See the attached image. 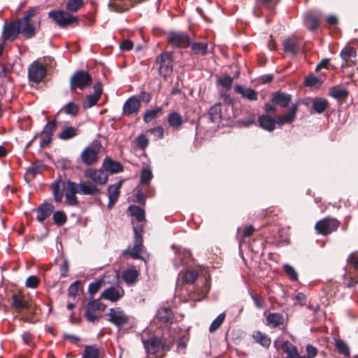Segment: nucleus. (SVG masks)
<instances>
[{"label": "nucleus", "instance_id": "obj_15", "mask_svg": "<svg viewBox=\"0 0 358 358\" xmlns=\"http://www.w3.org/2000/svg\"><path fill=\"white\" fill-rule=\"evenodd\" d=\"M20 33V26L18 20L9 24H5L3 27V37L6 40H14Z\"/></svg>", "mask_w": 358, "mask_h": 358}, {"label": "nucleus", "instance_id": "obj_5", "mask_svg": "<svg viewBox=\"0 0 358 358\" xmlns=\"http://www.w3.org/2000/svg\"><path fill=\"white\" fill-rule=\"evenodd\" d=\"M142 231V227L134 226V244L127 250L130 256L134 259L141 258V254L143 251Z\"/></svg>", "mask_w": 358, "mask_h": 358}, {"label": "nucleus", "instance_id": "obj_20", "mask_svg": "<svg viewBox=\"0 0 358 358\" xmlns=\"http://www.w3.org/2000/svg\"><path fill=\"white\" fill-rule=\"evenodd\" d=\"M102 167L106 171L111 173H117L123 171L122 164L109 157H106L103 162Z\"/></svg>", "mask_w": 358, "mask_h": 358}, {"label": "nucleus", "instance_id": "obj_36", "mask_svg": "<svg viewBox=\"0 0 358 358\" xmlns=\"http://www.w3.org/2000/svg\"><path fill=\"white\" fill-rule=\"evenodd\" d=\"M131 216L134 217L136 221L142 222L145 220V210L143 208L136 206H131L128 208Z\"/></svg>", "mask_w": 358, "mask_h": 358}, {"label": "nucleus", "instance_id": "obj_61", "mask_svg": "<svg viewBox=\"0 0 358 358\" xmlns=\"http://www.w3.org/2000/svg\"><path fill=\"white\" fill-rule=\"evenodd\" d=\"M320 83V80L315 76H310L306 78L305 84L307 86L313 87Z\"/></svg>", "mask_w": 358, "mask_h": 358}, {"label": "nucleus", "instance_id": "obj_47", "mask_svg": "<svg viewBox=\"0 0 358 358\" xmlns=\"http://www.w3.org/2000/svg\"><path fill=\"white\" fill-rule=\"evenodd\" d=\"M225 316H226L225 313H222L213 320V322L211 323L210 328H209L210 332H211V333L215 332L216 330H217L220 328V327L224 322Z\"/></svg>", "mask_w": 358, "mask_h": 358}, {"label": "nucleus", "instance_id": "obj_23", "mask_svg": "<svg viewBox=\"0 0 358 358\" xmlns=\"http://www.w3.org/2000/svg\"><path fill=\"white\" fill-rule=\"evenodd\" d=\"M123 295V291L120 292L115 287H109L105 289L99 299H104L111 301H117Z\"/></svg>", "mask_w": 358, "mask_h": 358}, {"label": "nucleus", "instance_id": "obj_11", "mask_svg": "<svg viewBox=\"0 0 358 358\" xmlns=\"http://www.w3.org/2000/svg\"><path fill=\"white\" fill-rule=\"evenodd\" d=\"M144 347L150 354H157L163 350H169V347L162 342V339L157 337L143 341Z\"/></svg>", "mask_w": 358, "mask_h": 358}, {"label": "nucleus", "instance_id": "obj_52", "mask_svg": "<svg viewBox=\"0 0 358 358\" xmlns=\"http://www.w3.org/2000/svg\"><path fill=\"white\" fill-rule=\"evenodd\" d=\"M102 284V280H96L89 285L88 293L92 298H94L95 294L101 289Z\"/></svg>", "mask_w": 358, "mask_h": 358}, {"label": "nucleus", "instance_id": "obj_26", "mask_svg": "<svg viewBox=\"0 0 358 358\" xmlns=\"http://www.w3.org/2000/svg\"><path fill=\"white\" fill-rule=\"evenodd\" d=\"M12 306L17 312H20L24 309L29 308L30 304L29 301L24 299L22 296L17 294L12 296Z\"/></svg>", "mask_w": 358, "mask_h": 358}, {"label": "nucleus", "instance_id": "obj_25", "mask_svg": "<svg viewBox=\"0 0 358 358\" xmlns=\"http://www.w3.org/2000/svg\"><path fill=\"white\" fill-rule=\"evenodd\" d=\"M271 101L281 107H287L291 101V96L282 92H275L273 94Z\"/></svg>", "mask_w": 358, "mask_h": 358}, {"label": "nucleus", "instance_id": "obj_46", "mask_svg": "<svg viewBox=\"0 0 358 358\" xmlns=\"http://www.w3.org/2000/svg\"><path fill=\"white\" fill-rule=\"evenodd\" d=\"M191 49L196 55H204L207 52V45L203 43H193Z\"/></svg>", "mask_w": 358, "mask_h": 358}, {"label": "nucleus", "instance_id": "obj_24", "mask_svg": "<svg viewBox=\"0 0 358 358\" xmlns=\"http://www.w3.org/2000/svg\"><path fill=\"white\" fill-rule=\"evenodd\" d=\"M191 257V253L189 250H178L176 252V259L174 260V267L178 269L180 265L187 263V259Z\"/></svg>", "mask_w": 358, "mask_h": 358}, {"label": "nucleus", "instance_id": "obj_35", "mask_svg": "<svg viewBox=\"0 0 358 358\" xmlns=\"http://www.w3.org/2000/svg\"><path fill=\"white\" fill-rule=\"evenodd\" d=\"M78 134V129L74 127H67L59 134V138L66 141L76 136Z\"/></svg>", "mask_w": 358, "mask_h": 358}, {"label": "nucleus", "instance_id": "obj_44", "mask_svg": "<svg viewBox=\"0 0 358 358\" xmlns=\"http://www.w3.org/2000/svg\"><path fill=\"white\" fill-rule=\"evenodd\" d=\"M79 110V106L74 102H69L65 105L61 110L64 111L66 115L75 116Z\"/></svg>", "mask_w": 358, "mask_h": 358}, {"label": "nucleus", "instance_id": "obj_32", "mask_svg": "<svg viewBox=\"0 0 358 358\" xmlns=\"http://www.w3.org/2000/svg\"><path fill=\"white\" fill-rule=\"evenodd\" d=\"M167 120L169 126L174 129H178L182 124V116L177 112L169 113Z\"/></svg>", "mask_w": 358, "mask_h": 358}, {"label": "nucleus", "instance_id": "obj_27", "mask_svg": "<svg viewBox=\"0 0 358 358\" xmlns=\"http://www.w3.org/2000/svg\"><path fill=\"white\" fill-rule=\"evenodd\" d=\"M54 210V206L50 203H44L37 209V220L39 222L44 221L49 217Z\"/></svg>", "mask_w": 358, "mask_h": 358}, {"label": "nucleus", "instance_id": "obj_59", "mask_svg": "<svg viewBox=\"0 0 358 358\" xmlns=\"http://www.w3.org/2000/svg\"><path fill=\"white\" fill-rule=\"evenodd\" d=\"M283 268L285 272L292 280H297V273L292 266L289 264H284Z\"/></svg>", "mask_w": 358, "mask_h": 358}, {"label": "nucleus", "instance_id": "obj_42", "mask_svg": "<svg viewBox=\"0 0 358 358\" xmlns=\"http://www.w3.org/2000/svg\"><path fill=\"white\" fill-rule=\"evenodd\" d=\"M60 180L55 181L51 185V189L52 191V194L55 198V200L57 202H61L63 198V192L60 188Z\"/></svg>", "mask_w": 358, "mask_h": 358}, {"label": "nucleus", "instance_id": "obj_31", "mask_svg": "<svg viewBox=\"0 0 358 358\" xmlns=\"http://www.w3.org/2000/svg\"><path fill=\"white\" fill-rule=\"evenodd\" d=\"M156 316L159 321L166 323L173 319V313L169 308H160Z\"/></svg>", "mask_w": 358, "mask_h": 358}, {"label": "nucleus", "instance_id": "obj_8", "mask_svg": "<svg viewBox=\"0 0 358 358\" xmlns=\"http://www.w3.org/2000/svg\"><path fill=\"white\" fill-rule=\"evenodd\" d=\"M85 176L93 182V185H103L106 184L108 180V176L105 170L102 169H87L85 171Z\"/></svg>", "mask_w": 358, "mask_h": 358}, {"label": "nucleus", "instance_id": "obj_9", "mask_svg": "<svg viewBox=\"0 0 358 358\" xmlns=\"http://www.w3.org/2000/svg\"><path fill=\"white\" fill-rule=\"evenodd\" d=\"M339 222L336 219L324 218L318 221L315 224V229L317 233L327 235L334 231H336L338 227Z\"/></svg>", "mask_w": 358, "mask_h": 358}, {"label": "nucleus", "instance_id": "obj_22", "mask_svg": "<svg viewBox=\"0 0 358 358\" xmlns=\"http://www.w3.org/2000/svg\"><path fill=\"white\" fill-rule=\"evenodd\" d=\"M140 101L134 96L130 97L124 103L123 106V112L124 114L130 115L136 113L140 107Z\"/></svg>", "mask_w": 358, "mask_h": 358}, {"label": "nucleus", "instance_id": "obj_12", "mask_svg": "<svg viewBox=\"0 0 358 358\" xmlns=\"http://www.w3.org/2000/svg\"><path fill=\"white\" fill-rule=\"evenodd\" d=\"M169 41L174 47L187 48L190 45V38L182 32H170L169 34Z\"/></svg>", "mask_w": 358, "mask_h": 358}, {"label": "nucleus", "instance_id": "obj_63", "mask_svg": "<svg viewBox=\"0 0 358 358\" xmlns=\"http://www.w3.org/2000/svg\"><path fill=\"white\" fill-rule=\"evenodd\" d=\"M306 352L307 356L310 358H314L317 354V350L312 345L308 344L306 345Z\"/></svg>", "mask_w": 358, "mask_h": 358}, {"label": "nucleus", "instance_id": "obj_64", "mask_svg": "<svg viewBox=\"0 0 358 358\" xmlns=\"http://www.w3.org/2000/svg\"><path fill=\"white\" fill-rule=\"evenodd\" d=\"M150 131L157 138H162L164 136V129L162 127H157L150 130Z\"/></svg>", "mask_w": 358, "mask_h": 358}, {"label": "nucleus", "instance_id": "obj_18", "mask_svg": "<svg viewBox=\"0 0 358 358\" xmlns=\"http://www.w3.org/2000/svg\"><path fill=\"white\" fill-rule=\"evenodd\" d=\"M282 45L286 53L296 55L301 48V41L296 38H289L283 41Z\"/></svg>", "mask_w": 358, "mask_h": 358}, {"label": "nucleus", "instance_id": "obj_2", "mask_svg": "<svg viewBox=\"0 0 358 358\" xmlns=\"http://www.w3.org/2000/svg\"><path fill=\"white\" fill-rule=\"evenodd\" d=\"M105 308L106 306L100 301V299H92L85 306L84 315L87 321L94 323L98 320Z\"/></svg>", "mask_w": 358, "mask_h": 358}, {"label": "nucleus", "instance_id": "obj_21", "mask_svg": "<svg viewBox=\"0 0 358 358\" xmlns=\"http://www.w3.org/2000/svg\"><path fill=\"white\" fill-rule=\"evenodd\" d=\"M259 126L268 131H272L275 127L276 120L270 115H262L258 118Z\"/></svg>", "mask_w": 358, "mask_h": 358}, {"label": "nucleus", "instance_id": "obj_43", "mask_svg": "<svg viewBox=\"0 0 358 358\" xmlns=\"http://www.w3.org/2000/svg\"><path fill=\"white\" fill-rule=\"evenodd\" d=\"M153 175L150 169L143 168L141 174V185L148 186Z\"/></svg>", "mask_w": 358, "mask_h": 358}, {"label": "nucleus", "instance_id": "obj_29", "mask_svg": "<svg viewBox=\"0 0 358 358\" xmlns=\"http://www.w3.org/2000/svg\"><path fill=\"white\" fill-rule=\"evenodd\" d=\"M19 27L20 26V33L24 34L27 37L31 38L35 34V28L29 21L20 19L18 20Z\"/></svg>", "mask_w": 358, "mask_h": 358}, {"label": "nucleus", "instance_id": "obj_62", "mask_svg": "<svg viewBox=\"0 0 358 358\" xmlns=\"http://www.w3.org/2000/svg\"><path fill=\"white\" fill-rule=\"evenodd\" d=\"M60 273L62 277H66L69 272V262L66 259H64L62 264L59 267Z\"/></svg>", "mask_w": 358, "mask_h": 358}, {"label": "nucleus", "instance_id": "obj_57", "mask_svg": "<svg viewBox=\"0 0 358 358\" xmlns=\"http://www.w3.org/2000/svg\"><path fill=\"white\" fill-rule=\"evenodd\" d=\"M149 143V140L144 134L139 135L136 138V143L141 149H145Z\"/></svg>", "mask_w": 358, "mask_h": 358}, {"label": "nucleus", "instance_id": "obj_55", "mask_svg": "<svg viewBox=\"0 0 358 358\" xmlns=\"http://www.w3.org/2000/svg\"><path fill=\"white\" fill-rule=\"evenodd\" d=\"M198 277V273L194 270L187 271L184 275V280L187 283H193Z\"/></svg>", "mask_w": 358, "mask_h": 358}, {"label": "nucleus", "instance_id": "obj_38", "mask_svg": "<svg viewBox=\"0 0 358 358\" xmlns=\"http://www.w3.org/2000/svg\"><path fill=\"white\" fill-rule=\"evenodd\" d=\"M329 94L338 101H343L348 96V92L343 88L334 87L330 90Z\"/></svg>", "mask_w": 358, "mask_h": 358}, {"label": "nucleus", "instance_id": "obj_58", "mask_svg": "<svg viewBox=\"0 0 358 358\" xmlns=\"http://www.w3.org/2000/svg\"><path fill=\"white\" fill-rule=\"evenodd\" d=\"M233 78L229 76H224L222 78H219L218 83L220 85L225 88H230L231 87Z\"/></svg>", "mask_w": 358, "mask_h": 358}, {"label": "nucleus", "instance_id": "obj_41", "mask_svg": "<svg viewBox=\"0 0 358 358\" xmlns=\"http://www.w3.org/2000/svg\"><path fill=\"white\" fill-rule=\"evenodd\" d=\"M99 350L94 345H87L85 347L82 358H98Z\"/></svg>", "mask_w": 358, "mask_h": 358}, {"label": "nucleus", "instance_id": "obj_1", "mask_svg": "<svg viewBox=\"0 0 358 358\" xmlns=\"http://www.w3.org/2000/svg\"><path fill=\"white\" fill-rule=\"evenodd\" d=\"M76 194L83 195L95 196L101 194L100 189L90 181H84L76 183L70 180L66 182L65 199L69 206H76L78 205Z\"/></svg>", "mask_w": 358, "mask_h": 358}, {"label": "nucleus", "instance_id": "obj_49", "mask_svg": "<svg viewBox=\"0 0 358 358\" xmlns=\"http://www.w3.org/2000/svg\"><path fill=\"white\" fill-rule=\"evenodd\" d=\"M304 24L310 30H315L319 26L317 19L310 15H307L305 17Z\"/></svg>", "mask_w": 358, "mask_h": 358}, {"label": "nucleus", "instance_id": "obj_53", "mask_svg": "<svg viewBox=\"0 0 358 358\" xmlns=\"http://www.w3.org/2000/svg\"><path fill=\"white\" fill-rule=\"evenodd\" d=\"M162 111V108L159 107L155 109L148 110L143 115V120L145 122H150L157 117V115Z\"/></svg>", "mask_w": 358, "mask_h": 358}, {"label": "nucleus", "instance_id": "obj_28", "mask_svg": "<svg viewBox=\"0 0 358 358\" xmlns=\"http://www.w3.org/2000/svg\"><path fill=\"white\" fill-rule=\"evenodd\" d=\"M221 103H217L213 106L208 111V118L213 123H219L221 117Z\"/></svg>", "mask_w": 358, "mask_h": 358}, {"label": "nucleus", "instance_id": "obj_54", "mask_svg": "<svg viewBox=\"0 0 358 358\" xmlns=\"http://www.w3.org/2000/svg\"><path fill=\"white\" fill-rule=\"evenodd\" d=\"M52 219L57 225L63 224L66 220V216L63 211H57L53 214Z\"/></svg>", "mask_w": 358, "mask_h": 358}, {"label": "nucleus", "instance_id": "obj_50", "mask_svg": "<svg viewBox=\"0 0 358 358\" xmlns=\"http://www.w3.org/2000/svg\"><path fill=\"white\" fill-rule=\"evenodd\" d=\"M56 128H57L56 121L55 120H52V121H49L43 127V129L41 131V134H46V135L52 137L53 133L56 130Z\"/></svg>", "mask_w": 358, "mask_h": 358}, {"label": "nucleus", "instance_id": "obj_56", "mask_svg": "<svg viewBox=\"0 0 358 358\" xmlns=\"http://www.w3.org/2000/svg\"><path fill=\"white\" fill-rule=\"evenodd\" d=\"M39 279L35 275L29 276L25 282V285L28 288H36L39 284Z\"/></svg>", "mask_w": 358, "mask_h": 358}, {"label": "nucleus", "instance_id": "obj_4", "mask_svg": "<svg viewBox=\"0 0 358 358\" xmlns=\"http://www.w3.org/2000/svg\"><path fill=\"white\" fill-rule=\"evenodd\" d=\"M101 146L98 141H93L83 150L80 157L82 162L86 165H92L98 159V155Z\"/></svg>", "mask_w": 358, "mask_h": 358}, {"label": "nucleus", "instance_id": "obj_10", "mask_svg": "<svg viewBox=\"0 0 358 358\" xmlns=\"http://www.w3.org/2000/svg\"><path fill=\"white\" fill-rule=\"evenodd\" d=\"M108 321L117 327L124 326L128 322L129 317L119 307L110 308Z\"/></svg>", "mask_w": 358, "mask_h": 358}, {"label": "nucleus", "instance_id": "obj_17", "mask_svg": "<svg viewBox=\"0 0 358 358\" xmlns=\"http://www.w3.org/2000/svg\"><path fill=\"white\" fill-rule=\"evenodd\" d=\"M122 185V181L120 180L115 184L110 185L108 187V208H112L117 201L120 196V189Z\"/></svg>", "mask_w": 358, "mask_h": 358}, {"label": "nucleus", "instance_id": "obj_40", "mask_svg": "<svg viewBox=\"0 0 358 358\" xmlns=\"http://www.w3.org/2000/svg\"><path fill=\"white\" fill-rule=\"evenodd\" d=\"M356 49L352 47L348 46L341 50L340 56L343 60H345L346 63L345 65L347 66L348 65V60L352 57H355L356 56Z\"/></svg>", "mask_w": 358, "mask_h": 358}, {"label": "nucleus", "instance_id": "obj_45", "mask_svg": "<svg viewBox=\"0 0 358 358\" xmlns=\"http://www.w3.org/2000/svg\"><path fill=\"white\" fill-rule=\"evenodd\" d=\"M83 5V0H68L66 8L69 12H76Z\"/></svg>", "mask_w": 358, "mask_h": 358}, {"label": "nucleus", "instance_id": "obj_19", "mask_svg": "<svg viewBox=\"0 0 358 358\" xmlns=\"http://www.w3.org/2000/svg\"><path fill=\"white\" fill-rule=\"evenodd\" d=\"M234 90L248 101H256L257 99V93L251 88L237 85L234 87Z\"/></svg>", "mask_w": 358, "mask_h": 358}, {"label": "nucleus", "instance_id": "obj_33", "mask_svg": "<svg viewBox=\"0 0 358 358\" xmlns=\"http://www.w3.org/2000/svg\"><path fill=\"white\" fill-rule=\"evenodd\" d=\"M327 100L321 98H316L313 100V109L317 113H322L328 107Z\"/></svg>", "mask_w": 358, "mask_h": 358}, {"label": "nucleus", "instance_id": "obj_51", "mask_svg": "<svg viewBox=\"0 0 358 358\" xmlns=\"http://www.w3.org/2000/svg\"><path fill=\"white\" fill-rule=\"evenodd\" d=\"M80 281L76 280L73 282L68 289V295L72 298H76L79 295Z\"/></svg>", "mask_w": 358, "mask_h": 358}, {"label": "nucleus", "instance_id": "obj_3", "mask_svg": "<svg viewBox=\"0 0 358 358\" xmlns=\"http://www.w3.org/2000/svg\"><path fill=\"white\" fill-rule=\"evenodd\" d=\"M48 16L52 18L57 25L61 27H66L73 24H76L78 18L64 10H51L48 13Z\"/></svg>", "mask_w": 358, "mask_h": 358}, {"label": "nucleus", "instance_id": "obj_7", "mask_svg": "<svg viewBox=\"0 0 358 358\" xmlns=\"http://www.w3.org/2000/svg\"><path fill=\"white\" fill-rule=\"evenodd\" d=\"M157 63L159 64V72L164 77H166L172 73L173 59L170 52H164L157 58Z\"/></svg>", "mask_w": 358, "mask_h": 358}, {"label": "nucleus", "instance_id": "obj_13", "mask_svg": "<svg viewBox=\"0 0 358 358\" xmlns=\"http://www.w3.org/2000/svg\"><path fill=\"white\" fill-rule=\"evenodd\" d=\"M46 74V68L37 62L32 63L28 69L29 80L39 83Z\"/></svg>", "mask_w": 358, "mask_h": 358}, {"label": "nucleus", "instance_id": "obj_30", "mask_svg": "<svg viewBox=\"0 0 358 358\" xmlns=\"http://www.w3.org/2000/svg\"><path fill=\"white\" fill-rule=\"evenodd\" d=\"M252 338L257 343L264 348H268L271 343V338L266 334L259 331H255L252 334Z\"/></svg>", "mask_w": 358, "mask_h": 358}, {"label": "nucleus", "instance_id": "obj_37", "mask_svg": "<svg viewBox=\"0 0 358 358\" xmlns=\"http://www.w3.org/2000/svg\"><path fill=\"white\" fill-rule=\"evenodd\" d=\"M138 271L134 268L126 270L122 273V278L127 284H134L138 278Z\"/></svg>", "mask_w": 358, "mask_h": 358}, {"label": "nucleus", "instance_id": "obj_16", "mask_svg": "<svg viewBox=\"0 0 358 358\" xmlns=\"http://www.w3.org/2000/svg\"><path fill=\"white\" fill-rule=\"evenodd\" d=\"M94 94L87 96L85 101L83 102L84 108H90L96 104L99 101L101 93L102 88L100 83H96L94 87Z\"/></svg>", "mask_w": 358, "mask_h": 358}, {"label": "nucleus", "instance_id": "obj_34", "mask_svg": "<svg viewBox=\"0 0 358 358\" xmlns=\"http://www.w3.org/2000/svg\"><path fill=\"white\" fill-rule=\"evenodd\" d=\"M267 323L273 327H277L283 324L284 318L280 313H269L266 317Z\"/></svg>", "mask_w": 358, "mask_h": 358}, {"label": "nucleus", "instance_id": "obj_6", "mask_svg": "<svg viewBox=\"0 0 358 358\" xmlns=\"http://www.w3.org/2000/svg\"><path fill=\"white\" fill-rule=\"evenodd\" d=\"M91 83L92 78L90 74L83 71H78L71 78L70 88L72 90L76 88L83 90Z\"/></svg>", "mask_w": 358, "mask_h": 358}, {"label": "nucleus", "instance_id": "obj_14", "mask_svg": "<svg viewBox=\"0 0 358 358\" xmlns=\"http://www.w3.org/2000/svg\"><path fill=\"white\" fill-rule=\"evenodd\" d=\"M297 110L298 103L293 104L285 114L278 116L275 118L277 124L278 126H282L285 124H290L293 122L296 118Z\"/></svg>", "mask_w": 358, "mask_h": 358}, {"label": "nucleus", "instance_id": "obj_60", "mask_svg": "<svg viewBox=\"0 0 358 358\" xmlns=\"http://www.w3.org/2000/svg\"><path fill=\"white\" fill-rule=\"evenodd\" d=\"M348 262L352 264L354 268L358 270V253L352 252L351 253L348 259Z\"/></svg>", "mask_w": 358, "mask_h": 358}, {"label": "nucleus", "instance_id": "obj_48", "mask_svg": "<svg viewBox=\"0 0 358 358\" xmlns=\"http://www.w3.org/2000/svg\"><path fill=\"white\" fill-rule=\"evenodd\" d=\"M282 349L287 355H298L297 348L288 341L282 343Z\"/></svg>", "mask_w": 358, "mask_h": 358}, {"label": "nucleus", "instance_id": "obj_39", "mask_svg": "<svg viewBox=\"0 0 358 358\" xmlns=\"http://www.w3.org/2000/svg\"><path fill=\"white\" fill-rule=\"evenodd\" d=\"M335 346L341 355H344L346 358L350 357V348L345 342L342 340H335Z\"/></svg>", "mask_w": 358, "mask_h": 358}]
</instances>
